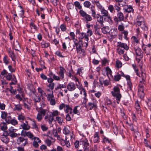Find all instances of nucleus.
Here are the masks:
<instances>
[{
    "instance_id": "a19ab883",
    "label": "nucleus",
    "mask_w": 151,
    "mask_h": 151,
    "mask_svg": "<svg viewBox=\"0 0 151 151\" xmlns=\"http://www.w3.org/2000/svg\"><path fill=\"white\" fill-rule=\"evenodd\" d=\"M38 92L40 94V97H43L44 96L46 95V93H45L44 91L40 87H38L37 88Z\"/></svg>"
},
{
    "instance_id": "de8ad7c7",
    "label": "nucleus",
    "mask_w": 151,
    "mask_h": 151,
    "mask_svg": "<svg viewBox=\"0 0 151 151\" xmlns=\"http://www.w3.org/2000/svg\"><path fill=\"white\" fill-rule=\"evenodd\" d=\"M22 109V106L20 104L15 105V107L14 109V110L19 111Z\"/></svg>"
},
{
    "instance_id": "c756f323",
    "label": "nucleus",
    "mask_w": 151,
    "mask_h": 151,
    "mask_svg": "<svg viewBox=\"0 0 151 151\" xmlns=\"http://www.w3.org/2000/svg\"><path fill=\"white\" fill-rule=\"evenodd\" d=\"M23 135L25 136H27L30 139L33 140L35 137H34L33 134L31 133L30 132H25V134H24Z\"/></svg>"
},
{
    "instance_id": "9d476101",
    "label": "nucleus",
    "mask_w": 151,
    "mask_h": 151,
    "mask_svg": "<svg viewBox=\"0 0 151 151\" xmlns=\"http://www.w3.org/2000/svg\"><path fill=\"white\" fill-rule=\"evenodd\" d=\"M17 130V129H14L13 127H11L9 128L7 132L8 135L13 138L16 137L17 133H16L15 132Z\"/></svg>"
},
{
    "instance_id": "423d86ee",
    "label": "nucleus",
    "mask_w": 151,
    "mask_h": 151,
    "mask_svg": "<svg viewBox=\"0 0 151 151\" xmlns=\"http://www.w3.org/2000/svg\"><path fill=\"white\" fill-rule=\"evenodd\" d=\"M91 101L89 102L87 105V107L90 110L93 109H96L98 107V101L95 98H92L91 99Z\"/></svg>"
},
{
    "instance_id": "69168bd1",
    "label": "nucleus",
    "mask_w": 151,
    "mask_h": 151,
    "mask_svg": "<svg viewBox=\"0 0 151 151\" xmlns=\"http://www.w3.org/2000/svg\"><path fill=\"white\" fill-rule=\"evenodd\" d=\"M105 104L107 105H111L112 104V102L111 100L107 97L106 98Z\"/></svg>"
},
{
    "instance_id": "c03bdc74",
    "label": "nucleus",
    "mask_w": 151,
    "mask_h": 151,
    "mask_svg": "<svg viewBox=\"0 0 151 151\" xmlns=\"http://www.w3.org/2000/svg\"><path fill=\"white\" fill-rule=\"evenodd\" d=\"M9 59L8 58V57L6 55H5L3 58V61L6 65H8L9 63Z\"/></svg>"
},
{
    "instance_id": "f8f14e48",
    "label": "nucleus",
    "mask_w": 151,
    "mask_h": 151,
    "mask_svg": "<svg viewBox=\"0 0 151 151\" xmlns=\"http://www.w3.org/2000/svg\"><path fill=\"white\" fill-rule=\"evenodd\" d=\"M60 70L57 74L59 75V77L60 78V81L61 79L63 80L64 78V73L66 72V70L64 67L61 66L60 67Z\"/></svg>"
},
{
    "instance_id": "5701e85b",
    "label": "nucleus",
    "mask_w": 151,
    "mask_h": 151,
    "mask_svg": "<svg viewBox=\"0 0 151 151\" xmlns=\"http://www.w3.org/2000/svg\"><path fill=\"white\" fill-rule=\"evenodd\" d=\"M81 142L83 146V148L85 150H88V147L89 145V144L88 143V141L86 139H85L82 140Z\"/></svg>"
},
{
    "instance_id": "0eeeda50",
    "label": "nucleus",
    "mask_w": 151,
    "mask_h": 151,
    "mask_svg": "<svg viewBox=\"0 0 151 151\" xmlns=\"http://www.w3.org/2000/svg\"><path fill=\"white\" fill-rule=\"evenodd\" d=\"M81 16L83 18L84 20L86 23L91 21L92 20V17L87 13L83 10L81 9L79 12Z\"/></svg>"
},
{
    "instance_id": "f257e3e1",
    "label": "nucleus",
    "mask_w": 151,
    "mask_h": 151,
    "mask_svg": "<svg viewBox=\"0 0 151 151\" xmlns=\"http://www.w3.org/2000/svg\"><path fill=\"white\" fill-rule=\"evenodd\" d=\"M121 9V8L117 4H115L114 6L110 4L108 7V10L111 13H114L115 12V10L117 12V16H115L114 18V20L116 23H118L119 21H123L124 19V14L120 11Z\"/></svg>"
},
{
    "instance_id": "7c9ffc66",
    "label": "nucleus",
    "mask_w": 151,
    "mask_h": 151,
    "mask_svg": "<svg viewBox=\"0 0 151 151\" xmlns=\"http://www.w3.org/2000/svg\"><path fill=\"white\" fill-rule=\"evenodd\" d=\"M134 10L132 7L131 6H127V7L124 8V12L127 13H130L132 12H133Z\"/></svg>"
},
{
    "instance_id": "dca6fc26",
    "label": "nucleus",
    "mask_w": 151,
    "mask_h": 151,
    "mask_svg": "<svg viewBox=\"0 0 151 151\" xmlns=\"http://www.w3.org/2000/svg\"><path fill=\"white\" fill-rule=\"evenodd\" d=\"M117 47L123 48L126 50H129V47L127 44L122 42H118L117 43Z\"/></svg>"
},
{
    "instance_id": "4c0bfd02",
    "label": "nucleus",
    "mask_w": 151,
    "mask_h": 151,
    "mask_svg": "<svg viewBox=\"0 0 151 151\" xmlns=\"http://www.w3.org/2000/svg\"><path fill=\"white\" fill-rule=\"evenodd\" d=\"M24 130H28L30 128V126L28 124L23 123L20 126Z\"/></svg>"
},
{
    "instance_id": "5fc2aeb1",
    "label": "nucleus",
    "mask_w": 151,
    "mask_h": 151,
    "mask_svg": "<svg viewBox=\"0 0 151 151\" xmlns=\"http://www.w3.org/2000/svg\"><path fill=\"white\" fill-rule=\"evenodd\" d=\"M18 119L19 121L22 122L25 119V117L22 114H19L18 116Z\"/></svg>"
},
{
    "instance_id": "e2e57ef3",
    "label": "nucleus",
    "mask_w": 151,
    "mask_h": 151,
    "mask_svg": "<svg viewBox=\"0 0 151 151\" xmlns=\"http://www.w3.org/2000/svg\"><path fill=\"white\" fill-rule=\"evenodd\" d=\"M127 85L128 86V88L129 90H132V84L131 81H127Z\"/></svg>"
},
{
    "instance_id": "0e129e2a",
    "label": "nucleus",
    "mask_w": 151,
    "mask_h": 151,
    "mask_svg": "<svg viewBox=\"0 0 151 151\" xmlns=\"http://www.w3.org/2000/svg\"><path fill=\"white\" fill-rule=\"evenodd\" d=\"M5 119L7 123L9 124L12 120V117L8 115Z\"/></svg>"
},
{
    "instance_id": "09e8293b",
    "label": "nucleus",
    "mask_w": 151,
    "mask_h": 151,
    "mask_svg": "<svg viewBox=\"0 0 151 151\" xmlns=\"http://www.w3.org/2000/svg\"><path fill=\"white\" fill-rule=\"evenodd\" d=\"M124 49L123 48L117 47L116 51L120 55L123 54L124 52Z\"/></svg>"
},
{
    "instance_id": "a211bd4d",
    "label": "nucleus",
    "mask_w": 151,
    "mask_h": 151,
    "mask_svg": "<svg viewBox=\"0 0 151 151\" xmlns=\"http://www.w3.org/2000/svg\"><path fill=\"white\" fill-rule=\"evenodd\" d=\"M92 139L94 143H99L100 141V138L99 132H95L93 137Z\"/></svg>"
},
{
    "instance_id": "ea45409f",
    "label": "nucleus",
    "mask_w": 151,
    "mask_h": 151,
    "mask_svg": "<svg viewBox=\"0 0 151 151\" xmlns=\"http://www.w3.org/2000/svg\"><path fill=\"white\" fill-rule=\"evenodd\" d=\"M1 129L3 131H5L7 129V126L6 124L4 122H2L0 124Z\"/></svg>"
},
{
    "instance_id": "e433bc0d",
    "label": "nucleus",
    "mask_w": 151,
    "mask_h": 151,
    "mask_svg": "<svg viewBox=\"0 0 151 151\" xmlns=\"http://www.w3.org/2000/svg\"><path fill=\"white\" fill-rule=\"evenodd\" d=\"M12 47L14 48L15 50L17 51H19V49L20 48V46L17 41H16V43L13 42V47Z\"/></svg>"
},
{
    "instance_id": "c85d7f7f",
    "label": "nucleus",
    "mask_w": 151,
    "mask_h": 151,
    "mask_svg": "<svg viewBox=\"0 0 151 151\" xmlns=\"http://www.w3.org/2000/svg\"><path fill=\"white\" fill-rule=\"evenodd\" d=\"M140 75V77H141L142 78V81H140V83H142L145 84V82L146 79V76L145 73L143 71L141 70V74Z\"/></svg>"
},
{
    "instance_id": "774afa93",
    "label": "nucleus",
    "mask_w": 151,
    "mask_h": 151,
    "mask_svg": "<svg viewBox=\"0 0 151 151\" xmlns=\"http://www.w3.org/2000/svg\"><path fill=\"white\" fill-rule=\"evenodd\" d=\"M138 95L140 99H142L144 98L145 93L144 92H138Z\"/></svg>"
},
{
    "instance_id": "f03ea898",
    "label": "nucleus",
    "mask_w": 151,
    "mask_h": 151,
    "mask_svg": "<svg viewBox=\"0 0 151 151\" xmlns=\"http://www.w3.org/2000/svg\"><path fill=\"white\" fill-rule=\"evenodd\" d=\"M83 46V41H82L74 45H73L74 48L76 49L78 57L79 58H82L86 55V52L85 50L82 48Z\"/></svg>"
},
{
    "instance_id": "c9c22d12",
    "label": "nucleus",
    "mask_w": 151,
    "mask_h": 151,
    "mask_svg": "<svg viewBox=\"0 0 151 151\" xmlns=\"http://www.w3.org/2000/svg\"><path fill=\"white\" fill-rule=\"evenodd\" d=\"M103 140V142L104 143H110L111 140L109 139L108 138L106 137L105 135H103L102 137Z\"/></svg>"
},
{
    "instance_id": "338daca9",
    "label": "nucleus",
    "mask_w": 151,
    "mask_h": 151,
    "mask_svg": "<svg viewBox=\"0 0 151 151\" xmlns=\"http://www.w3.org/2000/svg\"><path fill=\"white\" fill-rule=\"evenodd\" d=\"M61 30L63 32H65L67 28L65 25L64 24L60 25V26Z\"/></svg>"
},
{
    "instance_id": "864d4df0",
    "label": "nucleus",
    "mask_w": 151,
    "mask_h": 151,
    "mask_svg": "<svg viewBox=\"0 0 151 151\" xmlns=\"http://www.w3.org/2000/svg\"><path fill=\"white\" fill-rule=\"evenodd\" d=\"M63 132L64 134L66 135V136L68 135H68L70 133L68 128L65 127L63 129Z\"/></svg>"
},
{
    "instance_id": "bb28decb",
    "label": "nucleus",
    "mask_w": 151,
    "mask_h": 151,
    "mask_svg": "<svg viewBox=\"0 0 151 151\" xmlns=\"http://www.w3.org/2000/svg\"><path fill=\"white\" fill-rule=\"evenodd\" d=\"M145 108L146 109L151 111V100L148 99L145 101Z\"/></svg>"
},
{
    "instance_id": "2eb2a0df",
    "label": "nucleus",
    "mask_w": 151,
    "mask_h": 151,
    "mask_svg": "<svg viewBox=\"0 0 151 151\" xmlns=\"http://www.w3.org/2000/svg\"><path fill=\"white\" fill-rule=\"evenodd\" d=\"M134 49L135 51L136 57L142 58L143 55L141 49L137 47H134Z\"/></svg>"
},
{
    "instance_id": "412c9836",
    "label": "nucleus",
    "mask_w": 151,
    "mask_h": 151,
    "mask_svg": "<svg viewBox=\"0 0 151 151\" xmlns=\"http://www.w3.org/2000/svg\"><path fill=\"white\" fill-rule=\"evenodd\" d=\"M96 18L99 24H101V26H104V21L103 17L99 14H97L96 15Z\"/></svg>"
},
{
    "instance_id": "72a5a7b5",
    "label": "nucleus",
    "mask_w": 151,
    "mask_h": 151,
    "mask_svg": "<svg viewBox=\"0 0 151 151\" xmlns=\"http://www.w3.org/2000/svg\"><path fill=\"white\" fill-rule=\"evenodd\" d=\"M41 45L42 48H46L50 45V43L46 41H43L41 43Z\"/></svg>"
},
{
    "instance_id": "393cba45",
    "label": "nucleus",
    "mask_w": 151,
    "mask_h": 151,
    "mask_svg": "<svg viewBox=\"0 0 151 151\" xmlns=\"http://www.w3.org/2000/svg\"><path fill=\"white\" fill-rule=\"evenodd\" d=\"M5 77L6 79L9 81L16 78L15 76L12 73H8Z\"/></svg>"
},
{
    "instance_id": "13d9d810",
    "label": "nucleus",
    "mask_w": 151,
    "mask_h": 151,
    "mask_svg": "<svg viewBox=\"0 0 151 151\" xmlns=\"http://www.w3.org/2000/svg\"><path fill=\"white\" fill-rule=\"evenodd\" d=\"M66 7L68 10L73 9L74 8V4L72 3H68Z\"/></svg>"
},
{
    "instance_id": "aec40b11",
    "label": "nucleus",
    "mask_w": 151,
    "mask_h": 151,
    "mask_svg": "<svg viewBox=\"0 0 151 151\" xmlns=\"http://www.w3.org/2000/svg\"><path fill=\"white\" fill-rule=\"evenodd\" d=\"M69 35L71 37L72 39L73 40V45H74L77 44L82 41V40H78L76 38H75V35L73 32H71L69 33Z\"/></svg>"
},
{
    "instance_id": "6e6552de",
    "label": "nucleus",
    "mask_w": 151,
    "mask_h": 151,
    "mask_svg": "<svg viewBox=\"0 0 151 151\" xmlns=\"http://www.w3.org/2000/svg\"><path fill=\"white\" fill-rule=\"evenodd\" d=\"M35 91H32V93L31 94V97L32 99L33 100L34 102V104L36 107V109H37L38 108V107L37 106V102H40L41 99L40 96L37 95L35 93Z\"/></svg>"
},
{
    "instance_id": "b1692460",
    "label": "nucleus",
    "mask_w": 151,
    "mask_h": 151,
    "mask_svg": "<svg viewBox=\"0 0 151 151\" xmlns=\"http://www.w3.org/2000/svg\"><path fill=\"white\" fill-rule=\"evenodd\" d=\"M34 141L33 142V145L34 147L37 148L39 147V144L41 143V140L37 137H35L33 139Z\"/></svg>"
},
{
    "instance_id": "052dcab7",
    "label": "nucleus",
    "mask_w": 151,
    "mask_h": 151,
    "mask_svg": "<svg viewBox=\"0 0 151 151\" xmlns=\"http://www.w3.org/2000/svg\"><path fill=\"white\" fill-rule=\"evenodd\" d=\"M75 6L79 9H81L82 8V6L81 5L80 3L78 1H76L74 2Z\"/></svg>"
},
{
    "instance_id": "cd10ccee",
    "label": "nucleus",
    "mask_w": 151,
    "mask_h": 151,
    "mask_svg": "<svg viewBox=\"0 0 151 151\" xmlns=\"http://www.w3.org/2000/svg\"><path fill=\"white\" fill-rule=\"evenodd\" d=\"M47 76L50 78H52V77L53 78L54 80L59 81H60V78L59 76L56 75L55 74H53L52 71H50L47 74Z\"/></svg>"
},
{
    "instance_id": "4be33fe9",
    "label": "nucleus",
    "mask_w": 151,
    "mask_h": 151,
    "mask_svg": "<svg viewBox=\"0 0 151 151\" xmlns=\"http://www.w3.org/2000/svg\"><path fill=\"white\" fill-rule=\"evenodd\" d=\"M117 32L118 30L117 28L114 27L110 30L109 34L111 35V38H114L117 36Z\"/></svg>"
},
{
    "instance_id": "37998d69",
    "label": "nucleus",
    "mask_w": 151,
    "mask_h": 151,
    "mask_svg": "<svg viewBox=\"0 0 151 151\" xmlns=\"http://www.w3.org/2000/svg\"><path fill=\"white\" fill-rule=\"evenodd\" d=\"M69 138V137H68V135L66 136L65 137V140H63L65 143V145L68 147H69L70 146L69 141L67 140V139Z\"/></svg>"
},
{
    "instance_id": "680f3d73",
    "label": "nucleus",
    "mask_w": 151,
    "mask_h": 151,
    "mask_svg": "<svg viewBox=\"0 0 151 151\" xmlns=\"http://www.w3.org/2000/svg\"><path fill=\"white\" fill-rule=\"evenodd\" d=\"M43 118V116L39 113L37 114L36 119L39 122L41 121Z\"/></svg>"
},
{
    "instance_id": "ddd939ff",
    "label": "nucleus",
    "mask_w": 151,
    "mask_h": 151,
    "mask_svg": "<svg viewBox=\"0 0 151 151\" xmlns=\"http://www.w3.org/2000/svg\"><path fill=\"white\" fill-rule=\"evenodd\" d=\"M29 26L30 27V31L31 33H35L38 29V27L32 22H30Z\"/></svg>"
},
{
    "instance_id": "f3484780",
    "label": "nucleus",
    "mask_w": 151,
    "mask_h": 151,
    "mask_svg": "<svg viewBox=\"0 0 151 151\" xmlns=\"http://www.w3.org/2000/svg\"><path fill=\"white\" fill-rule=\"evenodd\" d=\"M67 89L70 91H74L76 89L75 84L73 82H69L66 86Z\"/></svg>"
},
{
    "instance_id": "603ef678",
    "label": "nucleus",
    "mask_w": 151,
    "mask_h": 151,
    "mask_svg": "<svg viewBox=\"0 0 151 151\" xmlns=\"http://www.w3.org/2000/svg\"><path fill=\"white\" fill-rule=\"evenodd\" d=\"M144 83H140L139 85V88H138V92H144V86H143Z\"/></svg>"
},
{
    "instance_id": "6ab92c4d",
    "label": "nucleus",
    "mask_w": 151,
    "mask_h": 151,
    "mask_svg": "<svg viewBox=\"0 0 151 151\" xmlns=\"http://www.w3.org/2000/svg\"><path fill=\"white\" fill-rule=\"evenodd\" d=\"M79 38H80L81 40L82 39H84L86 40V42H85L86 45L84 46L86 48L88 45V41L89 40L88 36L86 35L85 33L82 32L80 34Z\"/></svg>"
},
{
    "instance_id": "49530a36",
    "label": "nucleus",
    "mask_w": 151,
    "mask_h": 151,
    "mask_svg": "<svg viewBox=\"0 0 151 151\" xmlns=\"http://www.w3.org/2000/svg\"><path fill=\"white\" fill-rule=\"evenodd\" d=\"M121 75L118 73H117L116 75L114 76V79L115 81H118L121 79Z\"/></svg>"
},
{
    "instance_id": "79ce46f5",
    "label": "nucleus",
    "mask_w": 151,
    "mask_h": 151,
    "mask_svg": "<svg viewBox=\"0 0 151 151\" xmlns=\"http://www.w3.org/2000/svg\"><path fill=\"white\" fill-rule=\"evenodd\" d=\"M66 87V86L64 84H58L57 87L55 89L56 90L59 89L61 90L62 88H65Z\"/></svg>"
},
{
    "instance_id": "6e6d98bb",
    "label": "nucleus",
    "mask_w": 151,
    "mask_h": 151,
    "mask_svg": "<svg viewBox=\"0 0 151 151\" xmlns=\"http://www.w3.org/2000/svg\"><path fill=\"white\" fill-rule=\"evenodd\" d=\"M79 107V106H76L74 107L73 109V112L74 114H77L78 115H79L80 114L78 110V108Z\"/></svg>"
},
{
    "instance_id": "39448f33",
    "label": "nucleus",
    "mask_w": 151,
    "mask_h": 151,
    "mask_svg": "<svg viewBox=\"0 0 151 151\" xmlns=\"http://www.w3.org/2000/svg\"><path fill=\"white\" fill-rule=\"evenodd\" d=\"M64 108L65 112L66 113H69L70 114H72V109L68 104H66L62 103L59 106V109L60 110Z\"/></svg>"
},
{
    "instance_id": "20e7f679",
    "label": "nucleus",
    "mask_w": 151,
    "mask_h": 151,
    "mask_svg": "<svg viewBox=\"0 0 151 151\" xmlns=\"http://www.w3.org/2000/svg\"><path fill=\"white\" fill-rule=\"evenodd\" d=\"M84 7L87 8H89L91 12V15L92 17L94 19L96 18V12L95 6L93 5H91V2L88 1H85L83 3Z\"/></svg>"
},
{
    "instance_id": "58836bf2",
    "label": "nucleus",
    "mask_w": 151,
    "mask_h": 151,
    "mask_svg": "<svg viewBox=\"0 0 151 151\" xmlns=\"http://www.w3.org/2000/svg\"><path fill=\"white\" fill-rule=\"evenodd\" d=\"M106 75L109 77V74L110 76L111 77H113L112 75V72L110 69V68L108 66H107L106 68Z\"/></svg>"
},
{
    "instance_id": "4d7b16f0",
    "label": "nucleus",
    "mask_w": 151,
    "mask_h": 151,
    "mask_svg": "<svg viewBox=\"0 0 151 151\" xmlns=\"http://www.w3.org/2000/svg\"><path fill=\"white\" fill-rule=\"evenodd\" d=\"M32 128L36 130L38 129V127L37 125L36 124V122L35 120L32 123Z\"/></svg>"
},
{
    "instance_id": "bf43d9fd",
    "label": "nucleus",
    "mask_w": 151,
    "mask_h": 151,
    "mask_svg": "<svg viewBox=\"0 0 151 151\" xmlns=\"http://www.w3.org/2000/svg\"><path fill=\"white\" fill-rule=\"evenodd\" d=\"M47 98L48 101L54 98V96L52 91V93L48 94Z\"/></svg>"
},
{
    "instance_id": "2f4dec72",
    "label": "nucleus",
    "mask_w": 151,
    "mask_h": 151,
    "mask_svg": "<svg viewBox=\"0 0 151 151\" xmlns=\"http://www.w3.org/2000/svg\"><path fill=\"white\" fill-rule=\"evenodd\" d=\"M39 113H40L43 116H45L47 114V110L46 109H44L42 107L39 108Z\"/></svg>"
},
{
    "instance_id": "7ed1b4c3",
    "label": "nucleus",
    "mask_w": 151,
    "mask_h": 151,
    "mask_svg": "<svg viewBox=\"0 0 151 151\" xmlns=\"http://www.w3.org/2000/svg\"><path fill=\"white\" fill-rule=\"evenodd\" d=\"M112 95L114 97L117 103L119 104L122 97V95L120 91V89L118 86H114L113 91L111 92Z\"/></svg>"
},
{
    "instance_id": "1a4fd4ad",
    "label": "nucleus",
    "mask_w": 151,
    "mask_h": 151,
    "mask_svg": "<svg viewBox=\"0 0 151 151\" xmlns=\"http://www.w3.org/2000/svg\"><path fill=\"white\" fill-rule=\"evenodd\" d=\"M17 143L22 147H24L28 144V139L22 137H19L17 139Z\"/></svg>"
},
{
    "instance_id": "9b49d317",
    "label": "nucleus",
    "mask_w": 151,
    "mask_h": 151,
    "mask_svg": "<svg viewBox=\"0 0 151 151\" xmlns=\"http://www.w3.org/2000/svg\"><path fill=\"white\" fill-rule=\"evenodd\" d=\"M8 133L6 132H4L0 136L1 140L6 144H7L9 142V139L8 137Z\"/></svg>"
},
{
    "instance_id": "473e14b6",
    "label": "nucleus",
    "mask_w": 151,
    "mask_h": 151,
    "mask_svg": "<svg viewBox=\"0 0 151 151\" xmlns=\"http://www.w3.org/2000/svg\"><path fill=\"white\" fill-rule=\"evenodd\" d=\"M101 30L102 32L104 34H107L109 33L110 32V29L108 26L103 27L101 28Z\"/></svg>"
},
{
    "instance_id": "4468645a",
    "label": "nucleus",
    "mask_w": 151,
    "mask_h": 151,
    "mask_svg": "<svg viewBox=\"0 0 151 151\" xmlns=\"http://www.w3.org/2000/svg\"><path fill=\"white\" fill-rule=\"evenodd\" d=\"M44 119L46 121L48 122L50 124H52L54 119L53 116L50 113H47L46 115L45 116Z\"/></svg>"
},
{
    "instance_id": "8fccbe9b",
    "label": "nucleus",
    "mask_w": 151,
    "mask_h": 151,
    "mask_svg": "<svg viewBox=\"0 0 151 151\" xmlns=\"http://www.w3.org/2000/svg\"><path fill=\"white\" fill-rule=\"evenodd\" d=\"M9 55V56L11 58L12 60L13 61H14L15 62V55L13 51H12L11 52H10L8 53Z\"/></svg>"
},
{
    "instance_id": "3c124183",
    "label": "nucleus",
    "mask_w": 151,
    "mask_h": 151,
    "mask_svg": "<svg viewBox=\"0 0 151 151\" xmlns=\"http://www.w3.org/2000/svg\"><path fill=\"white\" fill-rule=\"evenodd\" d=\"M132 66L134 69L136 75L139 77H140V75L138 73V69L137 68L136 65L135 64H132Z\"/></svg>"
},
{
    "instance_id": "f704fd0d",
    "label": "nucleus",
    "mask_w": 151,
    "mask_h": 151,
    "mask_svg": "<svg viewBox=\"0 0 151 151\" xmlns=\"http://www.w3.org/2000/svg\"><path fill=\"white\" fill-rule=\"evenodd\" d=\"M100 10L102 14V16L103 17H105L106 16H108V14H109V12L107 10L104 9V7L102 8Z\"/></svg>"
},
{
    "instance_id": "a878e982",
    "label": "nucleus",
    "mask_w": 151,
    "mask_h": 151,
    "mask_svg": "<svg viewBox=\"0 0 151 151\" xmlns=\"http://www.w3.org/2000/svg\"><path fill=\"white\" fill-rule=\"evenodd\" d=\"M135 106L136 110V111L137 113L139 114H141L142 112V111L140 109V106L139 103L138 101H135Z\"/></svg>"
},
{
    "instance_id": "a18cd8bd",
    "label": "nucleus",
    "mask_w": 151,
    "mask_h": 151,
    "mask_svg": "<svg viewBox=\"0 0 151 151\" xmlns=\"http://www.w3.org/2000/svg\"><path fill=\"white\" fill-rule=\"evenodd\" d=\"M56 119L58 123L61 125L63 122L64 119L63 117H61L58 116L56 117Z\"/></svg>"
}]
</instances>
